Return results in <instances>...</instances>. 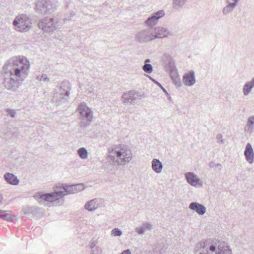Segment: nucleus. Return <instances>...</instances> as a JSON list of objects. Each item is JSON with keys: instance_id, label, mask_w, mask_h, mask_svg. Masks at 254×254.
<instances>
[{"instance_id": "nucleus-4", "label": "nucleus", "mask_w": 254, "mask_h": 254, "mask_svg": "<svg viewBox=\"0 0 254 254\" xmlns=\"http://www.w3.org/2000/svg\"><path fill=\"white\" fill-rule=\"evenodd\" d=\"M109 157L116 159L119 166H124L129 163L132 158V154L129 147L124 144L113 145L108 148Z\"/></svg>"}, {"instance_id": "nucleus-11", "label": "nucleus", "mask_w": 254, "mask_h": 254, "mask_svg": "<svg viewBox=\"0 0 254 254\" xmlns=\"http://www.w3.org/2000/svg\"><path fill=\"white\" fill-rule=\"evenodd\" d=\"M144 94H141L133 90L124 93L121 97L122 103L126 105H131L135 103L136 100H141L144 98Z\"/></svg>"}, {"instance_id": "nucleus-18", "label": "nucleus", "mask_w": 254, "mask_h": 254, "mask_svg": "<svg viewBox=\"0 0 254 254\" xmlns=\"http://www.w3.org/2000/svg\"><path fill=\"white\" fill-rule=\"evenodd\" d=\"M244 155L246 157V160L249 163H252L253 162L254 152L251 144L249 143H248L246 146Z\"/></svg>"}, {"instance_id": "nucleus-8", "label": "nucleus", "mask_w": 254, "mask_h": 254, "mask_svg": "<svg viewBox=\"0 0 254 254\" xmlns=\"http://www.w3.org/2000/svg\"><path fill=\"white\" fill-rule=\"evenodd\" d=\"M78 111L81 118L80 127H86L89 126L93 120V112L91 108L82 103L78 105Z\"/></svg>"}, {"instance_id": "nucleus-14", "label": "nucleus", "mask_w": 254, "mask_h": 254, "mask_svg": "<svg viewBox=\"0 0 254 254\" xmlns=\"http://www.w3.org/2000/svg\"><path fill=\"white\" fill-rule=\"evenodd\" d=\"M102 202V199L94 198L87 202L84 205V208L89 211H93L101 207Z\"/></svg>"}, {"instance_id": "nucleus-25", "label": "nucleus", "mask_w": 254, "mask_h": 254, "mask_svg": "<svg viewBox=\"0 0 254 254\" xmlns=\"http://www.w3.org/2000/svg\"><path fill=\"white\" fill-rule=\"evenodd\" d=\"M254 116H251L248 118V122L245 127V130L252 132L254 129Z\"/></svg>"}, {"instance_id": "nucleus-34", "label": "nucleus", "mask_w": 254, "mask_h": 254, "mask_svg": "<svg viewBox=\"0 0 254 254\" xmlns=\"http://www.w3.org/2000/svg\"><path fill=\"white\" fill-rule=\"evenodd\" d=\"M208 166L210 168L216 167V168H219V169L220 170H221L222 165L220 163H217L216 164L214 162L211 161V162H209V163L208 164Z\"/></svg>"}, {"instance_id": "nucleus-24", "label": "nucleus", "mask_w": 254, "mask_h": 254, "mask_svg": "<svg viewBox=\"0 0 254 254\" xmlns=\"http://www.w3.org/2000/svg\"><path fill=\"white\" fill-rule=\"evenodd\" d=\"M188 0H172V7L174 9L179 10L182 8Z\"/></svg>"}, {"instance_id": "nucleus-32", "label": "nucleus", "mask_w": 254, "mask_h": 254, "mask_svg": "<svg viewBox=\"0 0 254 254\" xmlns=\"http://www.w3.org/2000/svg\"><path fill=\"white\" fill-rule=\"evenodd\" d=\"M111 234L114 236H120L122 232L118 228H115L112 230Z\"/></svg>"}, {"instance_id": "nucleus-3", "label": "nucleus", "mask_w": 254, "mask_h": 254, "mask_svg": "<svg viewBox=\"0 0 254 254\" xmlns=\"http://www.w3.org/2000/svg\"><path fill=\"white\" fill-rule=\"evenodd\" d=\"M195 254H232V251L224 243L209 240H202L194 248Z\"/></svg>"}, {"instance_id": "nucleus-19", "label": "nucleus", "mask_w": 254, "mask_h": 254, "mask_svg": "<svg viewBox=\"0 0 254 254\" xmlns=\"http://www.w3.org/2000/svg\"><path fill=\"white\" fill-rule=\"evenodd\" d=\"M114 161H116V159L113 160L109 157V154L106 158V161L104 163L103 166L104 169L108 172L113 171L114 169L115 166H119L117 164V162Z\"/></svg>"}, {"instance_id": "nucleus-10", "label": "nucleus", "mask_w": 254, "mask_h": 254, "mask_svg": "<svg viewBox=\"0 0 254 254\" xmlns=\"http://www.w3.org/2000/svg\"><path fill=\"white\" fill-rule=\"evenodd\" d=\"M135 40L139 43H145L154 40L153 28H146L138 31Z\"/></svg>"}, {"instance_id": "nucleus-37", "label": "nucleus", "mask_w": 254, "mask_h": 254, "mask_svg": "<svg viewBox=\"0 0 254 254\" xmlns=\"http://www.w3.org/2000/svg\"><path fill=\"white\" fill-rule=\"evenodd\" d=\"M101 250L99 247L91 249V254H100Z\"/></svg>"}, {"instance_id": "nucleus-16", "label": "nucleus", "mask_w": 254, "mask_h": 254, "mask_svg": "<svg viewBox=\"0 0 254 254\" xmlns=\"http://www.w3.org/2000/svg\"><path fill=\"white\" fill-rule=\"evenodd\" d=\"M189 207L190 209L195 211L200 215H203L206 211V207L203 205L196 202L190 203Z\"/></svg>"}, {"instance_id": "nucleus-35", "label": "nucleus", "mask_w": 254, "mask_h": 254, "mask_svg": "<svg viewBox=\"0 0 254 254\" xmlns=\"http://www.w3.org/2000/svg\"><path fill=\"white\" fill-rule=\"evenodd\" d=\"M217 142L219 143L223 144L224 143V140L223 136L221 134H218L216 136Z\"/></svg>"}, {"instance_id": "nucleus-41", "label": "nucleus", "mask_w": 254, "mask_h": 254, "mask_svg": "<svg viewBox=\"0 0 254 254\" xmlns=\"http://www.w3.org/2000/svg\"><path fill=\"white\" fill-rule=\"evenodd\" d=\"M97 247L96 246V243L95 242H92L90 244V248L91 249H94L97 248Z\"/></svg>"}, {"instance_id": "nucleus-38", "label": "nucleus", "mask_w": 254, "mask_h": 254, "mask_svg": "<svg viewBox=\"0 0 254 254\" xmlns=\"http://www.w3.org/2000/svg\"><path fill=\"white\" fill-rule=\"evenodd\" d=\"M240 0H226V3H231L237 5Z\"/></svg>"}, {"instance_id": "nucleus-12", "label": "nucleus", "mask_w": 254, "mask_h": 254, "mask_svg": "<svg viewBox=\"0 0 254 254\" xmlns=\"http://www.w3.org/2000/svg\"><path fill=\"white\" fill-rule=\"evenodd\" d=\"M153 29L154 40L166 38L172 36V33L167 28L164 27H156Z\"/></svg>"}, {"instance_id": "nucleus-2", "label": "nucleus", "mask_w": 254, "mask_h": 254, "mask_svg": "<svg viewBox=\"0 0 254 254\" xmlns=\"http://www.w3.org/2000/svg\"><path fill=\"white\" fill-rule=\"evenodd\" d=\"M84 189L83 184H77L75 185H64L62 187H58L57 190L53 192L47 193L41 195H36L35 198L39 201L45 200L48 202H53L58 200L62 204L64 200H60L67 194H71L77 193Z\"/></svg>"}, {"instance_id": "nucleus-23", "label": "nucleus", "mask_w": 254, "mask_h": 254, "mask_svg": "<svg viewBox=\"0 0 254 254\" xmlns=\"http://www.w3.org/2000/svg\"><path fill=\"white\" fill-rule=\"evenodd\" d=\"M227 4L224 6L222 9V14L223 15H227V14L231 13L236 6L235 4L231 3H227Z\"/></svg>"}, {"instance_id": "nucleus-26", "label": "nucleus", "mask_w": 254, "mask_h": 254, "mask_svg": "<svg viewBox=\"0 0 254 254\" xmlns=\"http://www.w3.org/2000/svg\"><path fill=\"white\" fill-rule=\"evenodd\" d=\"M77 154L82 159H86L88 157V151L84 147H81L77 150Z\"/></svg>"}, {"instance_id": "nucleus-1", "label": "nucleus", "mask_w": 254, "mask_h": 254, "mask_svg": "<svg viewBox=\"0 0 254 254\" xmlns=\"http://www.w3.org/2000/svg\"><path fill=\"white\" fill-rule=\"evenodd\" d=\"M30 65L27 58L23 56L13 57L7 60L1 72L5 88L16 91L28 76Z\"/></svg>"}, {"instance_id": "nucleus-17", "label": "nucleus", "mask_w": 254, "mask_h": 254, "mask_svg": "<svg viewBox=\"0 0 254 254\" xmlns=\"http://www.w3.org/2000/svg\"><path fill=\"white\" fill-rule=\"evenodd\" d=\"M185 177L187 182L192 186L196 187L200 182V179L197 176L192 172H188L185 174Z\"/></svg>"}, {"instance_id": "nucleus-33", "label": "nucleus", "mask_w": 254, "mask_h": 254, "mask_svg": "<svg viewBox=\"0 0 254 254\" xmlns=\"http://www.w3.org/2000/svg\"><path fill=\"white\" fill-rule=\"evenodd\" d=\"M142 226L144 231H150L152 228V225L149 223H144L142 224Z\"/></svg>"}, {"instance_id": "nucleus-39", "label": "nucleus", "mask_w": 254, "mask_h": 254, "mask_svg": "<svg viewBox=\"0 0 254 254\" xmlns=\"http://www.w3.org/2000/svg\"><path fill=\"white\" fill-rule=\"evenodd\" d=\"M75 13L73 11L71 12L70 13V14L68 16V18H65L64 19V21H65V20H70L71 19V18L72 16H74L75 15Z\"/></svg>"}, {"instance_id": "nucleus-31", "label": "nucleus", "mask_w": 254, "mask_h": 254, "mask_svg": "<svg viewBox=\"0 0 254 254\" xmlns=\"http://www.w3.org/2000/svg\"><path fill=\"white\" fill-rule=\"evenodd\" d=\"M5 111L6 113L7 116H9L10 117H11L12 118H14L15 117V116H16L15 110H14L13 109H6Z\"/></svg>"}, {"instance_id": "nucleus-13", "label": "nucleus", "mask_w": 254, "mask_h": 254, "mask_svg": "<svg viewBox=\"0 0 254 254\" xmlns=\"http://www.w3.org/2000/svg\"><path fill=\"white\" fill-rule=\"evenodd\" d=\"M164 15L165 12L163 10L158 11L152 14L146 20L145 24L150 27L149 28H152L157 23V21Z\"/></svg>"}, {"instance_id": "nucleus-9", "label": "nucleus", "mask_w": 254, "mask_h": 254, "mask_svg": "<svg viewBox=\"0 0 254 254\" xmlns=\"http://www.w3.org/2000/svg\"><path fill=\"white\" fill-rule=\"evenodd\" d=\"M15 30L20 32L28 31L32 27V20L26 14L17 16L13 21Z\"/></svg>"}, {"instance_id": "nucleus-27", "label": "nucleus", "mask_w": 254, "mask_h": 254, "mask_svg": "<svg viewBox=\"0 0 254 254\" xmlns=\"http://www.w3.org/2000/svg\"><path fill=\"white\" fill-rule=\"evenodd\" d=\"M0 218L6 220H11V215L9 213H6L4 210H0Z\"/></svg>"}, {"instance_id": "nucleus-43", "label": "nucleus", "mask_w": 254, "mask_h": 254, "mask_svg": "<svg viewBox=\"0 0 254 254\" xmlns=\"http://www.w3.org/2000/svg\"><path fill=\"white\" fill-rule=\"evenodd\" d=\"M3 196L2 194H0V205L2 204Z\"/></svg>"}, {"instance_id": "nucleus-36", "label": "nucleus", "mask_w": 254, "mask_h": 254, "mask_svg": "<svg viewBox=\"0 0 254 254\" xmlns=\"http://www.w3.org/2000/svg\"><path fill=\"white\" fill-rule=\"evenodd\" d=\"M135 231L136 232L138 233V234L139 235H143L145 233V231H144V230L143 228V227L142 226L139 228H136L135 229Z\"/></svg>"}, {"instance_id": "nucleus-40", "label": "nucleus", "mask_w": 254, "mask_h": 254, "mask_svg": "<svg viewBox=\"0 0 254 254\" xmlns=\"http://www.w3.org/2000/svg\"><path fill=\"white\" fill-rule=\"evenodd\" d=\"M44 76H45V74H42V75H38L36 77V79L39 81H43Z\"/></svg>"}, {"instance_id": "nucleus-22", "label": "nucleus", "mask_w": 254, "mask_h": 254, "mask_svg": "<svg viewBox=\"0 0 254 254\" xmlns=\"http://www.w3.org/2000/svg\"><path fill=\"white\" fill-rule=\"evenodd\" d=\"M151 167L155 173L160 174L162 171L163 165L159 159H153L151 162Z\"/></svg>"}, {"instance_id": "nucleus-29", "label": "nucleus", "mask_w": 254, "mask_h": 254, "mask_svg": "<svg viewBox=\"0 0 254 254\" xmlns=\"http://www.w3.org/2000/svg\"><path fill=\"white\" fill-rule=\"evenodd\" d=\"M155 84H156V85H158V86H159L162 90L164 92V93L167 95H168L169 94L168 93V92L167 91V90L162 86V85L159 82H158L157 81H156L155 79H153V78H152L149 75H148L147 76Z\"/></svg>"}, {"instance_id": "nucleus-15", "label": "nucleus", "mask_w": 254, "mask_h": 254, "mask_svg": "<svg viewBox=\"0 0 254 254\" xmlns=\"http://www.w3.org/2000/svg\"><path fill=\"white\" fill-rule=\"evenodd\" d=\"M183 81L187 86L193 85L195 82L194 71L191 70L185 74L183 78Z\"/></svg>"}, {"instance_id": "nucleus-28", "label": "nucleus", "mask_w": 254, "mask_h": 254, "mask_svg": "<svg viewBox=\"0 0 254 254\" xmlns=\"http://www.w3.org/2000/svg\"><path fill=\"white\" fill-rule=\"evenodd\" d=\"M143 71L147 73H150L153 71V66L151 64L145 63L142 67Z\"/></svg>"}, {"instance_id": "nucleus-21", "label": "nucleus", "mask_w": 254, "mask_h": 254, "mask_svg": "<svg viewBox=\"0 0 254 254\" xmlns=\"http://www.w3.org/2000/svg\"><path fill=\"white\" fill-rule=\"evenodd\" d=\"M254 87V76L250 81L246 82L242 89L243 93L245 96H248L252 91V89Z\"/></svg>"}, {"instance_id": "nucleus-7", "label": "nucleus", "mask_w": 254, "mask_h": 254, "mask_svg": "<svg viewBox=\"0 0 254 254\" xmlns=\"http://www.w3.org/2000/svg\"><path fill=\"white\" fill-rule=\"evenodd\" d=\"M59 6L57 0H40L35 5L37 12L42 14H51L54 13Z\"/></svg>"}, {"instance_id": "nucleus-42", "label": "nucleus", "mask_w": 254, "mask_h": 254, "mask_svg": "<svg viewBox=\"0 0 254 254\" xmlns=\"http://www.w3.org/2000/svg\"><path fill=\"white\" fill-rule=\"evenodd\" d=\"M43 81H45V82H49L50 81V78H48L47 77V76L45 74V76H44V77H43Z\"/></svg>"}, {"instance_id": "nucleus-5", "label": "nucleus", "mask_w": 254, "mask_h": 254, "mask_svg": "<svg viewBox=\"0 0 254 254\" xmlns=\"http://www.w3.org/2000/svg\"><path fill=\"white\" fill-rule=\"evenodd\" d=\"M71 84L67 81H63L55 90L53 100L57 104L67 102L69 100Z\"/></svg>"}, {"instance_id": "nucleus-44", "label": "nucleus", "mask_w": 254, "mask_h": 254, "mask_svg": "<svg viewBox=\"0 0 254 254\" xmlns=\"http://www.w3.org/2000/svg\"><path fill=\"white\" fill-rule=\"evenodd\" d=\"M150 60L148 59H146L145 60V64L146 63V64H148V63H150Z\"/></svg>"}, {"instance_id": "nucleus-6", "label": "nucleus", "mask_w": 254, "mask_h": 254, "mask_svg": "<svg viewBox=\"0 0 254 254\" xmlns=\"http://www.w3.org/2000/svg\"><path fill=\"white\" fill-rule=\"evenodd\" d=\"M61 26L60 19L57 16L46 17L39 21V29L46 33H51L55 31Z\"/></svg>"}, {"instance_id": "nucleus-30", "label": "nucleus", "mask_w": 254, "mask_h": 254, "mask_svg": "<svg viewBox=\"0 0 254 254\" xmlns=\"http://www.w3.org/2000/svg\"><path fill=\"white\" fill-rule=\"evenodd\" d=\"M173 83L177 87H180L182 85L180 78L177 76H172Z\"/></svg>"}, {"instance_id": "nucleus-20", "label": "nucleus", "mask_w": 254, "mask_h": 254, "mask_svg": "<svg viewBox=\"0 0 254 254\" xmlns=\"http://www.w3.org/2000/svg\"><path fill=\"white\" fill-rule=\"evenodd\" d=\"M4 179L8 184L13 186L17 185L19 183L17 177L12 173H5L4 175Z\"/></svg>"}]
</instances>
